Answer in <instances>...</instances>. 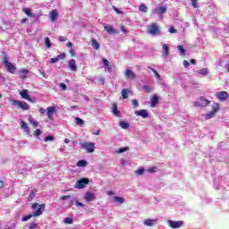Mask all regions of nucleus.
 Returning <instances> with one entry per match:
<instances>
[{
	"label": "nucleus",
	"mask_w": 229,
	"mask_h": 229,
	"mask_svg": "<svg viewBox=\"0 0 229 229\" xmlns=\"http://www.w3.org/2000/svg\"><path fill=\"white\" fill-rule=\"evenodd\" d=\"M4 187V182L0 180V189H3Z\"/></svg>",
	"instance_id": "obj_64"
},
{
	"label": "nucleus",
	"mask_w": 229,
	"mask_h": 229,
	"mask_svg": "<svg viewBox=\"0 0 229 229\" xmlns=\"http://www.w3.org/2000/svg\"><path fill=\"white\" fill-rule=\"evenodd\" d=\"M29 122L30 123V124H32V126H34V128H37V126H38V122L33 120V118H30Z\"/></svg>",
	"instance_id": "obj_42"
},
{
	"label": "nucleus",
	"mask_w": 229,
	"mask_h": 229,
	"mask_svg": "<svg viewBox=\"0 0 229 229\" xmlns=\"http://www.w3.org/2000/svg\"><path fill=\"white\" fill-rule=\"evenodd\" d=\"M147 31L152 37H156V35H160V27L157 23H152L148 25Z\"/></svg>",
	"instance_id": "obj_3"
},
{
	"label": "nucleus",
	"mask_w": 229,
	"mask_h": 229,
	"mask_svg": "<svg viewBox=\"0 0 229 229\" xmlns=\"http://www.w3.org/2000/svg\"><path fill=\"white\" fill-rule=\"evenodd\" d=\"M102 62L108 72H112V65H110V62H108L106 59H102Z\"/></svg>",
	"instance_id": "obj_24"
},
{
	"label": "nucleus",
	"mask_w": 229,
	"mask_h": 229,
	"mask_svg": "<svg viewBox=\"0 0 229 229\" xmlns=\"http://www.w3.org/2000/svg\"><path fill=\"white\" fill-rule=\"evenodd\" d=\"M143 90H144V92H146L147 94H149V93L153 92V89H152L151 86H149V85H145V86H143Z\"/></svg>",
	"instance_id": "obj_36"
},
{
	"label": "nucleus",
	"mask_w": 229,
	"mask_h": 229,
	"mask_svg": "<svg viewBox=\"0 0 229 229\" xmlns=\"http://www.w3.org/2000/svg\"><path fill=\"white\" fill-rule=\"evenodd\" d=\"M144 226L153 227L157 225V219H146L143 221Z\"/></svg>",
	"instance_id": "obj_16"
},
{
	"label": "nucleus",
	"mask_w": 229,
	"mask_h": 229,
	"mask_svg": "<svg viewBox=\"0 0 229 229\" xmlns=\"http://www.w3.org/2000/svg\"><path fill=\"white\" fill-rule=\"evenodd\" d=\"M125 77L127 78V80H135L136 75L135 73H133V72H131V70L127 69L125 70Z\"/></svg>",
	"instance_id": "obj_17"
},
{
	"label": "nucleus",
	"mask_w": 229,
	"mask_h": 229,
	"mask_svg": "<svg viewBox=\"0 0 229 229\" xmlns=\"http://www.w3.org/2000/svg\"><path fill=\"white\" fill-rule=\"evenodd\" d=\"M132 105H133L134 108H137V106H139V101H137V99H133Z\"/></svg>",
	"instance_id": "obj_53"
},
{
	"label": "nucleus",
	"mask_w": 229,
	"mask_h": 229,
	"mask_svg": "<svg viewBox=\"0 0 229 229\" xmlns=\"http://www.w3.org/2000/svg\"><path fill=\"white\" fill-rule=\"evenodd\" d=\"M20 124L21 129L24 130V131L30 133V127H28V123H26L24 121H21Z\"/></svg>",
	"instance_id": "obj_26"
},
{
	"label": "nucleus",
	"mask_w": 229,
	"mask_h": 229,
	"mask_svg": "<svg viewBox=\"0 0 229 229\" xmlns=\"http://www.w3.org/2000/svg\"><path fill=\"white\" fill-rule=\"evenodd\" d=\"M40 135H42V131H40V129H37L34 131V137H40Z\"/></svg>",
	"instance_id": "obj_47"
},
{
	"label": "nucleus",
	"mask_w": 229,
	"mask_h": 229,
	"mask_svg": "<svg viewBox=\"0 0 229 229\" xmlns=\"http://www.w3.org/2000/svg\"><path fill=\"white\" fill-rule=\"evenodd\" d=\"M49 62H50V64H56V62H58V59L56 57L51 58Z\"/></svg>",
	"instance_id": "obj_59"
},
{
	"label": "nucleus",
	"mask_w": 229,
	"mask_h": 229,
	"mask_svg": "<svg viewBox=\"0 0 229 229\" xmlns=\"http://www.w3.org/2000/svg\"><path fill=\"white\" fill-rule=\"evenodd\" d=\"M193 8H198V2H191Z\"/></svg>",
	"instance_id": "obj_62"
},
{
	"label": "nucleus",
	"mask_w": 229,
	"mask_h": 229,
	"mask_svg": "<svg viewBox=\"0 0 229 229\" xmlns=\"http://www.w3.org/2000/svg\"><path fill=\"white\" fill-rule=\"evenodd\" d=\"M194 106H199V108H205L210 105V100L205 98V97L199 98L194 103Z\"/></svg>",
	"instance_id": "obj_2"
},
{
	"label": "nucleus",
	"mask_w": 229,
	"mask_h": 229,
	"mask_svg": "<svg viewBox=\"0 0 229 229\" xmlns=\"http://www.w3.org/2000/svg\"><path fill=\"white\" fill-rule=\"evenodd\" d=\"M89 182H90L88 178H82L76 182L75 189H85L87 185H89Z\"/></svg>",
	"instance_id": "obj_7"
},
{
	"label": "nucleus",
	"mask_w": 229,
	"mask_h": 229,
	"mask_svg": "<svg viewBox=\"0 0 229 229\" xmlns=\"http://www.w3.org/2000/svg\"><path fill=\"white\" fill-rule=\"evenodd\" d=\"M4 64L8 71V72H11V74H13L15 72V71H17V68H15V66H13V64H12V63L8 62V60H6V57H4Z\"/></svg>",
	"instance_id": "obj_9"
},
{
	"label": "nucleus",
	"mask_w": 229,
	"mask_h": 229,
	"mask_svg": "<svg viewBox=\"0 0 229 229\" xmlns=\"http://www.w3.org/2000/svg\"><path fill=\"white\" fill-rule=\"evenodd\" d=\"M112 110H113L112 112L114 115H115L116 117H119V114H121V111L117 109V104H113Z\"/></svg>",
	"instance_id": "obj_25"
},
{
	"label": "nucleus",
	"mask_w": 229,
	"mask_h": 229,
	"mask_svg": "<svg viewBox=\"0 0 229 229\" xmlns=\"http://www.w3.org/2000/svg\"><path fill=\"white\" fill-rule=\"evenodd\" d=\"M85 201H94L96 199V193L92 191H88L84 195Z\"/></svg>",
	"instance_id": "obj_14"
},
{
	"label": "nucleus",
	"mask_w": 229,
	"mask_h": 229,
	"mask_svg": "<svg viewBox=\"0 0 229 229\" xmlns=\"http://www.w3.org/2000/svg\"><path fill=\"white\" fill-rule=\"evenodd\" d=\"M168 226H170V228H182V226H183V222L182 221H174V220H168Z\"/></svg>",
	"instance_id": "obj_10"
},
{
	"label": "nucleus",
	"mask_w": 229,
	"mask_h": 229,
	"mask_svg": "<svg viewBox=\"0 0 229 229\" xmlns=\"http://www.w3.org/2000/svg\"><path fill=\"white\" fill-rule=\"evenodd\" d=\"M165 12H167L166 6L156 7L153 11V13L158 15L161 20L164 19V13H165Z\"/></svg>",
	"instance_id": "obj_8"
},
{
	"label": "nucleus",
	"mask_w": 229,
	"mask_h": 229,
	"mask_svg": "<svg viewBox=\"0 0 229 229\" xmlns=\"http://www.w3.org/2000/svg\"><path fill=\"white\" fill-rule=\"evenodd\" d=\"M55 58L57 59V62H60V60H64L65 58V54H60Z\"/></svg>",
	"instance_id": "obj_48"
},
{
	"label": "nucleus",
	"mask_w": 229,
	"mask_h": 229,
	"mask_svg": "<svg viewBox=\"0 0 229 229\" xmlns=\"http://www.w3.org/2000/svg\"><path fill=\"white\" fill-rule=\"evenodd\" d=\"M91 46H92L93 49H95V50L99 49V42H98L97 39L91 40Z\"/></svg>",
	"instance_id": "obj_31"
},
{
	"label": "nucleus",
	"mask_w": 229,
	"mask_h": 229,
	"mask_svg": "<svg viewBox=\"0 0 229 229\" xmlns=\"http://www.w3.org/2000/svg\"><path fill=\"white\" fill-rule=\"evenodd\" d=\"M54 139H55V137H53V136H51V135L47 136V137L45 138V142H47V141H49V140H54Z\"/></svg>",
	"instance_id": "obj_50"
},
{
	"label": "nucleus",
	"mask_w": 229,
	"mask_h": 229,
	"mask_svg": "<svg viewBox=\"0 0 229 229\" xmlns=\"http://www.w3.org/2000/svg\"><path fill=\"white\" fill-rule=\"evenodd\" d=\"M30 73V70L28 69H21L20 71V78L21 80H26L27 76L26 74H29Z\"/></svg>",
	"instance_id": "obj_21"
},
{
	"label": "nucleus",
	"mask_w": 229,
	"mask_h": 229,
	"mask_svg": "<svg viewBox=\"0 0 229 229\" xmlns=\"http://www.w3.org/2000/svg\"><path fill=\"white\" fill-rule=\"evenodd\" d=\"M216 98H217L219 101H226V99L229 98V95L226 91H220L216 94Z\"/></svg>",
	"instance_id": "obj_12"
},
{
	"label": "nucleus",
	"mask_w": 229,
	"mask_h": 229,
	"mask_svg": "<svg viewBox=\"0 0 229 229\" xmlns=\"http://www.w3.org/2000/svg\"><path fill=\"white\" fill-rule=\"evenodd\" d=\"M157 105H158V96L154 95V96L151 98V104H150V106H151V108H155V107L157 106Z\"/></svg>",
	"instance_id": "obj_19"
},
{
	"label": "nucleus",
	"mask_w": 229,
	"mask_h": 229,
	"mask_svg": "<svg viewBox=\"0 0 229 229\" xmlns=\"http://www.w3.org/2000/svg\"><path fill=\"white\" fill-rule=\"evenodd\" d=\"M148 69H149L150 71H152L155 78H157V80L161 79L160 73H158V72H157V70L153 69L151 66H148Z\"/></svg>",
	"instance_id": "obj_30"
},
{
	"label": "nucleus",
	"mask_w": 229,
	"mask_h": 229,
	"mask_svg": "<svg viewBox=\"0 0 229 229\" xmlns=\"http://www.w3.org/2000/svg\"><path fill=\"white\" fill-rule=\"evenodd\" d=\"M45 46L47 47V49H50L52 47L51 39H49V38H45Z\"/></svg>",
	"instance_id": "obj_40"
},
{
	"label": "nucleus",
	"mask_w": 229,
	"mask_h": 229,
	"mask_svg": "<svg viewBox=\"0 0 229 229\" xmlns=\"http://www.w3.org/2000/svg\"><path fill=\"white\" fill-rule=\"evenodd\" d=\"M216 112H219V104L214 103L212 106V110L205 116L206 121H208V119H213V117H216Z\"/></svg>",
	"instance_id": "obj_6"
},
{
	"label": "nucleus",
	"mask_w": 229,
	"mask_h": 229,
	"mask_svg": "<svg viewBox=\"0 0 229 229\" xmlns=\"http://www.w3.org/2000/svg\"><path fill=\"white\" fill-rule=\"evenodd\" d=\"M69 68H70V71H73V72L77 71L78 67L76 66V60L74 59L70 60Z\"/></svg>",
	"instance_id": "obj_18"
},
{
	"label": "nucleus",
	"mask_w": 229,
	"mask_h": 229,
	"mask_svg": "<svg viewBox=\"0 0 229 229\" xmlns=\"http://www.w3.org/2000/svg\"><path fill=\"white\" fill-rule=\"evenodd\" d=\"M119 126H121L123 130H128L130 128V123H128L124 121H121L119 123Z\"/></svg>",
	"instance_id": "obj_27"
},
{
	"label": "nucleus",
	"mask_w": 229,
	"mask_h": 229,
	"mask_svg": "<svg viewBox=\"0 0 229 229\" xmlns=\"http://www.w3.org/2000/svg\"><path fill=\"white\" fill-rule=\"evenodd\" d=\"M59 40H60V42H65L67 40V38H65L64 36H60Z\"/></svg>",
	"instance_id": "obj_56"
},
{
	"label": "nucleus",
	"mask_w": 229,
	"mask_h": 229,
	"mask_svg": "<svg viewBox=\"0 0 229 229\" xmlns=\"http://www.w3.org/2000/svg\"><path fill=\"white\" fill-rule=\"evenodd\" d=\"M32 209L35 210V212H32V216L38 217V216H42L43 212L46 210V204L38 205V203H34Z\"/></svg>",
	"instance_id": "obj_1"
},
{
	"label": "nucleus",
	"mask_w": 229,
	"mask_h": 229,
	"mask_svg": "<svg viewBox=\"0 0 229 229\" xmlns=\"http://www.w3.org/2000/svg\"><path fill=\"white\" fill-rule=\"evenodd\" d=\"M31 217H35V216H33V213L32 214H30L28 216H25L21 218V221L25 222V221H30V218Z\"/></svg>",
	"instance_id": "obj_41"
},
{
	"label": "nucleus",
	"mask_w": 229,
	"mask_h": 229,
	"mask_svg": "<svg viewBox=\"0 0 229 229\" xmlns=\"http://www.w3.org/2000/svg\"><path fill=\"white\" fill-rule=\"evenodd\" d=\"M139 10H140V12H143V13H148V6H146V4H141L139 6Z\"/></svg>",
	"instance_id": "obj_38"
},
{
	"label": "nucleus",
	"mask_w": 229,
	"mask_h": 229,
	"mask_svg": "<svg viewBox=\"0 0 229 229\" xmlns=\"http://www.w3.org/2000/svg\"><path fill=\"white\" fill-rule=\"evenodd\" d=\"M121 30L123 31V33L124 35H126V34L128 33V29H126L124 26H122V27H121Z\"/></svg>",
	"instance_id": "obj_52"
},
{
	"label": "nucleus",
	"mask_w": 229,
	"mask_h": 229,
	"mask_svg": "<svg viewBox=\"0 0 229 229\" xmlns=\"http://www.w3.org/2000/svg\"><path fill=\"white\" fill-rule=\"evenodd\" d=\"M113 10H114V12H116L118 14L123 13V12H121L117 7L113 6Z\"/></svg>",
	"instance_id": "obj_58"
},
{
	"label": "nucleus",
	"mask_w": 229,
	"mask_h": 229,
	"mask_svg": "<svg viewBox=\"0 0 229 229\" xmlns=\"http://www.w3.org/2000/svg\"><path fill=\"white\" fill-rule=\"evenodd\" d=\"M114 201H115L116 203H119L120 205H123V203H124V198L114 197Z\"/></svg>",
	"instance_id": "obj_35"
},
{
	"label": "nucleus",
	"mask_w": 229,
	"mask_h": 229,
	"mask_svg": "<svg viewBox=\"0 0 229 229\" xmlns=\"http://www.w3.org/2000/svg\"><path fill=\"white\" fill-rule=\"evenodd\" d=\"M105 30L107 31V33H113L114 35L117 34V30H115L112 26L106 25Z\"/></svg>",
	"instance_id": "obj_23"
},
{
	"label": "nucleus",
	"mask_w": 229,
	"mask_h": 229,
	"mask_svg": "<svg viewBox=\"0 0 229 229\" xmlns=\"http://www.w3.org/2000/svg\"><path fill=\"white\" fill-rule=\"evenodd\" d=\"M72 222H73V220H72V218H71V217H67V218H65V219L64 220V223L65 225H72Z\"/></svg>",
	"instance_id": "obj_45"
},
{
	"label": "nucleus",
	"mask_w": 229,
	"mask_h": 229,
	"mask_svg": "<svg viewBox=\"0 0 229 229\" xmlns=\"http://www.w3.org/2000/svg\"><path fill=\"white\" fill-rule=\"evenodd\" d=\"M74 123L77 124V126H83L85 124V122L80 117H76L74 119Z\"/></svg>",
	"instance_id": "obj_28"
},
{
	"label": "nucleus",
	"mask_w": 229,
	"mask_h": 229,
	"mask_svg": "<svg viewBox=\"0 0 229 229\" xmlns=\"http://www.w3.org/2000/svg\"><path fill=\"white\" fill-rule=\"evenodd\" d=\"M80 145L83 149L87 151V153H94L96 149V144H94V142L84 141V142H81Z\"/></svg>",
	"instance_id": "obj_4"
},
{
	"label": "nucleus",
	"mask_w": 229,
	"mask_h": 229,
	"mask_svg": "<svg viewBox=\"0 0 229 229\" xmlns=\"http://www.w3.org/2000/svg\"><path fill=\"white\" fill-rule=\"evenodd\" d=\"M56 19H58V12L56 10H53L50 13V21L52 22H55L56 21Z\"/></svg>",
	"instance_id": "obj_20"
},
{
	"label": "nucleus",
	"mask_w": 229,
	"mask_h": 229,
	"mask_svg": "<svg viewBox=\"0 0 229 229\" xmlns=\"http://www.w3.org/2000/svg\"><path fill=\"white\" fill-rule=\"evenodd\" d=\"M130 149V147H124L122 148H119L116 153H125V151H128Z\"/></svg>",
	"instance_id": "obj_44"
},
{
	"label": "nucleus",
	"mask_w": 229,
	"mask_h": 229,
	"mask_svg": "<svg viewBox=\"0 0 229 229\" xmlns=\"http://www.w3.org/2000/svg\"><path fill=\"white\" fill-rule=\"evenodd\" d=\"M23 12L28 17H35V14L31 13V9L30 8L23 9Z\"/></svg>",
	"instance_id": "obj_37"
},
{
	"label": "nucleus",
	"mask_w": 229,
	"mask_h": 229,
	"mask_svg": "<svg viewBox=\"0 0 229 229\" xmlns=\"http://www.w3.org/2000/svg\"><path fill=\"white\" fill-rule=\"evenodd\" d=\"M61 199H62L63 201H65V199H71V196H70V195H64V196H63V197L61 198Z\"/></svg>",
	"instance_id": "obj_54"
},
{
	"label": "nucleus",
	"mask_w": 229,
	"mask_h": 229,
	"mask_svg": "<svg viewBox=\"0 0 229 229\" xmlns=\"http://www.w3.org/2000/svg\"><path fill=\"white\" fill-rule=\"evenodd\" d=\"M28 89H22L21 91H20V96H21V98H23V99H27V101H30V103L33 102V100L31 99V98H30V95L28 94Z\"/></svg>",
	"instance_id": "obj_15"
},
{
	"label": "nucleus",
	"mask_w": 229,
	"mask_h": 229,
	"mask_svg": "<svg viewBox=\"0 0 229 229\" xmlns=\"http://www.w3.org/2000/svg\"><path fill=\"white\" fill-rule=\"evenodd\" d=\"M55 112H56V106H48L47 108V116L48 117V119H50V121H53Z\"/></svg>",
	"instance_id": "obj_11"
},
{
	"label": "nucleus",
	"mask_w": 229,
	"mask_h": 229,
	"mask_svg": "<svg viewBox=\"0 0 229 229\" xmlns=\"http://www.w3.org/2000/svg\"><path fill=\"white\" fill-rule=\"evenodd\" d=\"M37 224H30V225L29 226V229H35L37 228Z\"/></svg>",
	"instance_id": "obj_60"
},
{
	"label": "nucleus",
	"mask_w": 229,
	"mask_h": 229,
	"mask_svg": "<svg viewBox=\"0 0 229 229\" xmlns=\"http://www.w3.org/2000/svg\"><path fill=\"white\" fill-rule=\"evenodd\" d=\"M136 174H137L138 176H142V174H144V168H143V167L139 168V169L136 171Z\"/></svg>",
	"instance_id": "obj_43"
},
{
	"label": "nucleus",
	"mask_w": 229,
	"mask_h": 229,
	"mask_svg": "<svg viewBox=\"0 0 229 229\" xmlns=\"http://www.w3.org/2000/svg\"><path fill=\"white\" fill-rule=\"evenodd\" d=\"M77 167H87V165H89V163L85 160H80L77 164H76Z\"/></svg>",
	"instance_id": "obj_29"
},
{
	"label": "nucleus",
	"mask_w": 229,
	"mask_h": 229,
	"mask_svg": "<svg viewBox=\"0 0 229 229\" xmlns=\"http://www.w3.org/2000/svg\"><path fill=\"white\" fill-rule=\"evenodd\" d=\"M59 87L62 89V90H67V85H65V83H60Z\"/></svg>",
	"instance_id": "obj_49"
},
{
	"label": "nucleus",
	"mask_w": 229,
	"mask_h": 229,
	"mask_svg": "<svg viewBox=\"0 0 229 229\" xmlns=\"http://www.w3.org/2000/svg\"><path fill=\"white\" fill-rule=\"evenodd\" d=\"M129 94H130V90H128V89H123L122 90V98H123V99H128Z\"/></svg>",
	"instance_id": "obj_32"
},
{
	"label": "nucleus",
	"mask_w": 229,
	"mask_h": 229,
	"mask_svg": "<svg viewBox=\"0 0 229 229\" xmlns=\"http://www.w3.org/2000/svg\"><path fill=\"white\" fill-rule=\"evenodd\" d=\"M37 192H38V191L37 189H35V188L30 190V193L29 197H28V201H32V199L37 195Z\"/></svg>",
	"instance_id": "obj_22"
},
{
	"label": "nucleus",
	"mask_w": 229,
	"mask_h": 229,
	"mask_svg": "<svg viewBox=\"0 0 229 229\" xmlns=\"http://www.w3.org/2000/svg\"><path fill=\"white\" fill-rule=\"evenodd\" d=\"M177 50L182 55V56H185L186 51H185V48L183 47V46H182V45L178 46Z\"/></svg>",
	"instance_id": "obj_34"
},
{
	"label": "nucleus",
	"mask_w": 229,
	"mask_h": 229,
	"mask_svg": "<svg viewBox=\"0 0 229 229\" xmlns=\"http://www.w3.org/2000/svg\"><path fill=\"white\" fill-rule=\"evenodd\" d=\"M183 65H184L185 69H187V67H189V65H191V64L187 60H184Z\"/></svg>",
	"instance_id": "obj_57"
},
{
	"label": "nucleus",
	"mask_w": 229,
	"mask_h": 229,
	"mask_svg": "<svg viewBox=\"0 0 229 229\" xmlns=\"http://www.w3.org/2000/svg\"><path fill=\"white\" fill-rule=\"evenodd\" d=\"M66 47H71V49H72V42H67Z\"/></svg>",
	"instance_id": "obj_63"
},
{
	"label": "nucleus",
	"mask_w": 229,
	"mask_h": 229,
	"mask_svg": "<svg viewBox=\"0 0 229 229\" xmlns=\"http://www.w3.org/2000/svg\"><path fill=\"white\" fill-rule=\"evenodd\" d=\"M13 106H17V108H21V110H30V105L24 101L20 100H12Z\"/></svg>",
	"instance_id": "obj_5"
},
{
	"label": "nucleus",
	"mask_w": 229,
	"mask_h": 229,
	"mask_svg": "<svg viewBox=\"0 0 229 229\" xmlns=\"http://www.w3.org/2000/svg\"><path fill=\"white\" fill-rule=\"evenodd\" d=\"M163 55L164 56H169V47L167 45H163Z\"/></svg>",
	"instance_id": "obj_33"
},
{
	"label": "nucleus",
	"mask_w": 229,
	"mask_h": 229,
	"mask_svg": "<svg viewBox=\"0 0 229 229\" xmlns=\"http://www.w3.org/2000/svg\"><path fill=\"white\" fill-rule=\"evenodd\" d=\"M75 205H76V207H85V205L81 202H79L78 199H75Z\"/></svg>",
	"instance_id": "obj_51"
},
{
	"label": "nucleus",
	"mask_w": 229,
	"mask_h": 229,
	"mask_svg": "<svg viewBox=\"0 0 229 229\" xmlns=\"http://www.w3.org/2000/svg\"><path fill=\"white\" fill-rule=\"evenodd\" d=\"M69 110H80V106H72Z\"/></svg>",
	"instance_id": "obj_55"
},
{
	"label": "nucleus",
	"mask_w": 229,
	"mask_h": 229,
	"mask_svg": "<svg viewBox=\"0 0 229 229\" xmlns=\"http://www.w3.org/2000/svg\"><path fill=\"white\" fill-rule=\"evenodd\" d=\"M168 31L169 33H172V34L178 33V30L174 28V26H171Z\"/></svg>",
	"instance_id": "obj_46"
},
{
	"label": "nucleus",
	"mask_w": 229,
	"mask_h": 229,
	"mask_svg": "<svg viewBox=\"0 0 229 229\" xmlns=\"http://www.w3.org/2000/svg\"><path fill=\"white\" fill-rule=\"evenodd\" d=\"M199 74H201L202 76H207L208 74V69L203 68L198 71Z\"/></svg>",
	"instance_id": "obj_39"
},
{
	"label": "nucleus",
	"mask_w": 229,
	"mask_h": 229,
	"mask_svg": "<svg viewBox=\"0 0 229 229\" xmlns=\"http://www.w3.org/2000/svg\"><path fill=\"white\" fill-rule=\"evenodd\" d=\"M38 112H39V114H46V109H44V107H40L38 109Z\"/></svg>",
	"instance_id": "obj_61"
},
{
	"label": "nucleus",
	"mask_w": 229,
	"mask_h": 229,
	"mask_svg": "<svg viewBox=\"0 0 229 229\" xmlns=\"http://www.w3.org/2000/svg\"><path fill=\"white\" fill-rule=\"evenodd\" d=\"M135 115H138L139 117H142L143 119H148L149 117V113H148V110L141 109L134 112Z\"/></svg>",
	"instance_id": "obj_13"
}]
</instances>
